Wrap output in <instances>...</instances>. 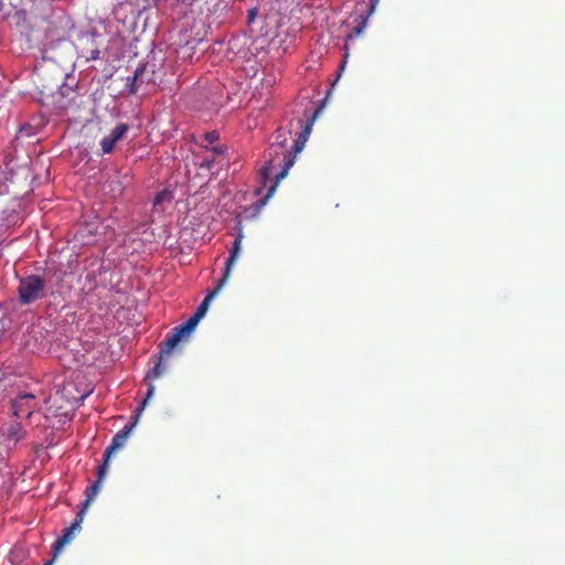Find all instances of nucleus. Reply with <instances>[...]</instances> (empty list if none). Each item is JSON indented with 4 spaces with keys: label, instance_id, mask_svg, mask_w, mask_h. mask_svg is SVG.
I'll return each mask as SVG.
<instances>
[{
    "label": "nucleus",
    "instance_id": "nucleus-12",
    "mask_svg": "<svg viewBox=\"0 0 565 565\" xmlns=\"http://www.w3.org/2000/svg\"><path fill=\"white\" fill-rule=\"evenodd\" d=\"M319 113H320V108H318V109L315 111V114H313V116H312V119H311V120H313V119L318 116V114H319ZM311 125H312V121L307 122V124L303 126L302 130L300 131V134H299L298 138L294 141V143H292V150H294V152H295L296 154H297V153H299V152L302 150V148H303V146H305L306 141L308 140V137H309V135H310V132H311Z\"/></svg>",
    "mask_w": 565,
    "mask_h": 565
},
{
    "label": "nucleus",
    "instance_id": "nucleus-8",
    "mask_svg": "<svg viewBox=\"0 0 565 565\" xmlns=\"http://www.w3.org/2000/svg\"><path fill=\"white\" fill-rule=\"evenodd\" d=\"M129 130V125L119 124L117 125L108 136H105L100 140V147L104 153H111L115 149L116 143L124 138Z\"/></svg>",
    "mask_w": 565,
    "mask_h": 565
},
{
    "label": "nucleus",
    "instance_id": "nucleus-3",
    "mask_svg": "<svg viewBox=\"0 0 565 565\" xmlns=\"http://www.w3.org/2000/svg\"><path fill=\"white\" fill-rule=\"evenodd\" d=\"M201 318L193 315L185 322L181 323L178 327H174L171 330V333L167 335V338L159 343L160 352L157 355V361L152 369H150L145 380L148 382H152L163 375L167 372V365L163 363L166 358L172 354L174 348L183 340H188L190 334L194 331Z\"/></svg>",
    "mask_w": 565,
    "mask_h": 565
},
{
    "label": "nucleus",
    "instance_id": "nucleus-23",
    "mask_svg": "<svg viewBox=\"0 0 565 565\" xmlns=\"http://www.w3.org/2000/svg\"><path fill=\"white\" fill-rule=\"evenodd\" d=\"M55 558H56V557H54V556H53V558H52V559H50V561H47L44 565H52V564L54 563V559H55Z\"/></svg>",
    "mask_w": 565,
    "mask_h": 565
},
{
    "label": "nucleus",
    "instance_id": "nucleus-9",
    "mask_svg": "<svg viewBox=\"0 0 565 565\" xmlns=\"http://www.w3.org/2000/svg\"><path fill=\"white\" fill-rule=\"evenodd\" d=\"M243 237H244L243 231L239 230V232L236 235V238L233 242V245H232V247L230 249V256L226 259L223 276L220 278V286H224L226 280L230 277L232 267L235 264V262H236V259H237V257H238V255L241 253V246H242Z\"/></svg>",
    "mask_w": 565,
    "mask_h": 565
},
{
    "label": "nucleus",
    "instance_id": "nucleus-5",
    "mask_svg": "<svg viewBox=\"0 0 565 565\" xmlns=\"http://www.w3.org/2000/svg\"><path fill=\"white\" fill-rule=\"evenodd\" d=\"M43 290L44 280L38 275H30L20 280L19 300L23 305L32 303L42 297Z\"/></svg>",
    "mask_w": 565,
    "mask_h": 565
},
{
    "label": "nucleus",
    "instance_id": "nucleus-16",
    "mask_svg": "<svg viewBox=\"0 0 565 565\" xmlns=\"http://www.w3.org/2000/svg\"><path fill=\"white\" fill-rule=\"evenodd\" d=\"M143 72V68H137L134 76L131 77V86H130V93L137 92V81L139 77V74ZM128 81H130V77H128Z\"/></svg>",
    "mask_w": 565,
    "mask_h": 565
},
{
    "label": "nucleus",
    "instance_id": "nucleus-2",
    "mask_svg": "<svg viewBox=\"0 0 565 565\" xmlns=\"http://www.w3.org/2000/svg\"><path fill=\"white\" fill-rule=\"evenodd\" d=\"M201 318L193 315L185 322L181 323L178 327H174L171 330V333L167 335V338L159 343L160 352L157 355V361L152 369H150L145 380L148 382H152L163 375L167 372V365L163 363L166 358L172 354L174 348L183 340H188L190 334L194 331Z\"/></svg>",
    "mask_w": 565,
    "mask_h": 565
},
{
    "label": "nucleus",
    "instance_id": "nucleus-22",
    "mask_svg": "<svg viewBox=\"0 0 565 565\" xmlns=\"http://www.w3.org/2000/svg\"><path fill=\"white\" fill-rule=\"evenodd\" d=\"M348 56H349V54H348V53H345V54H344V60H343V62H342V64H341V68H343V66H344V64H345V62H347Z\"/></svg>",
    "mask_w": 565,
    "mask_h": 565
},
{
    "label": "nucleus",
    "instance_id": "nucleus-18",
    "mask_svg": "<svg viewBox=\"0 0 565 565\" xmlns=\"http://www.w3.org/2000/svg\"><path fill=\"white\" fill-rule=\"evenodd\" d=\"M205 140L210 143H214L218 140V132L216 130H212L205 134Z\"/></svg>",
    "mask_w": 565,
    "mask_h": 565
},
{
    "label": "nucleus",
    "instance_id": "nucleus-15",
    "mask_svg": "<svg viewBox=\"0 0 565 565\" xmlns=\"http://www.w3.org/2000/svg\"><path fill=\"white\" fill-rule=\"evenodd\" d=\"M85 232L97 235L98 234V225H96L95 222H90L89 224H86L85 226L81 227V230L78 231V234L82 237H84Z\"/></svg>",
    "mask_w": 565,
    "mask_h": 565
},
{
    "label": "nucleus",
    "instance_id": "nucleus-4",
    "mask_svg": "<svg viewBox=\"0 0 565 565\" xmlns=\"http://www.w3.org/2000/svg\"><path fill=\"white\" fill-rule=\"evenodd\" d=\"M154 390H156L154 385L150 382L148 384L147 394H146L143 401L141 402L139 407L136 409L135 422L132 424L126 425L122 429H120L118 433H116L115 436L113 437L110 445L106 448V450L104 452L103 463L106 465L107 467H108V463H109V460H110L113 454L126 444L141 412L145 409L149 399L152 397Z\"/></svg>",
    "mask_w": 565,
    "mask_h": 565
},
{
    "label": "nucleus",
    "instance_id": "nucleus-7",
    "mask_svg": "<svg viewBox=\"0 0 565 565\" xmlns=\"http://www.w3.org/2000/svg\"><path fill=\"white\" fill-rule=\"evenodd\" d=\"M38 408L33 394H22L12 403L13 415L18 418H29Z\"/></svg>",
    "mask_w": 565,
    "mask_h": 565
},
{
    "label": "nucleus",
    "instance_id": "nucleus-19",
    "mask_svg": "<svg viewBox=\"0 0 565 565\" xmlns=\"http://www.w3.org/2000/svg\"><path fill=\"white\" fill-rule=\"evenodd\" d=\"M98 57H99V51L98 50H94V51H92V54L88 57V60H97Z\"/></svg>",
    "mask_w": 565,
    "mask_h": 565
},
{
    "label": "nucleus",
    "instance_id": "nucleus-11",
    "mask_svg": "<svg viewBox=\"0 0 565 565\" xmlns=\"http://www.w3.org/2000/svg\"><path fill=\"white\" fill-rule=\"evenodd\" d=\"M377 2L379 0H370V4L366 12L360 15L359 23L353 28L352 32L348 35L349 40L359 36L363 32V30L366 28L367 19L375 10Z\"/></svg>",
    "mask_w": 565,
    "mask_h": 565
},
{
    "label": "nucleus",
    "instance_id": "nucleus-13",
    "mask_svg": "<svg viewBox=\"0 0 565 565\" xmlns=\"http://www.w3.org/2000/svg\"><path fill=\"white\" fill-rule=\"evenodd\" d=\"M319 113H320V108H318V109L315 111V114H313V116H312V119H311V120H313V119L318 116V114H319ZM311 125H312V121L307 122V124L303 126L302 130L300 131V134H299L298 138L294 141V143H292V150H294V152H295L296 154H297V153H299V152L302 150V148H303V146H305L306 141L308 140V137H309V135H310V132H311Z\"/></svg>",
    "mask_w": 565,
    "mask_h": 565
},
{
    "label": "nucleus",
    "instance_id": "nucleus-6",
    "mask_svg": "<svg viewBox=\"0 0 565 565\" xmlns=\"http://www.w3.org/2000/svg\"><path fill=\"white\" fill-rule=\"evenodd\" d=\"M83 519L84 511H79L76 514L72 524L63 530L62 535L54 542L52 546V554L54 555V557H56L60 554L62 548L74 539L75 533L81 530Z\"/></svg>",
    "mask_w": 565,
    "mask_h": 565
},
{
    "label": "nucleus",
    "instance_id": "nucleus-10",
    "mask_svg": "<svg viewBox=\"0 0 565 565\" xmlns=\"http://www.w3.org/2000/svg\"><path fill=\"white\" fill-rule=\"evenodd\" d=\"M106 473H107V466L102 463L97 470L96 481L93 484H90L89 487H87L85 490L86 499L82 503V509H81V511H84V513L86 512L87 508L90 505V503L94 501L95 497L99 492L100 483L104 480Z\"/></svg>",
    "mask_w": 565,
    "mask_h": 565
},
{
    "label": "nucleus",
    "instance_id": "nucleus-21",
    "mask_svg": "<svg viewBox=\"0 0 565 565\" xmlns=\"http://www.w3.org/2000/svg\"><path fill=\"white\" fill-rule=\"evenodd\" d=\"M255 14H256V9H252V10H249V12H248L249 22H252V21H253V19H254V17H255Z\"/></svg>",
    "mask_w": 565,
    "mask_h": 565
},
{
    "label": "nucleus",
    "instance_id": "nucleus-20",
    "mask_svg": "<svg viewBox=\"0 0 565 565\" xmlns=\"http://www.w3.org/2000/svg\"><path fill=\"white\" fill-rule=\"evenodd\" d=\"M163 198H164V193L163 192L159 193L154 199V204H158L161 200H163Z\"/></svg>",
    "mask_w": 565,
    "mask_h": 565
},
{
    "label": "nucleus",
    "instance_id": "nucleus-1",
    "mask_svg": "<svg viewBox=\"0 0 565 565\" xmlns=\"http://www.w3.org/2000/svg\"><path fill=\"white\" fill-rule=\"evenodd\" d=\"M290 135V129L279 127L276 130V141L269 147V158L266 164L262 168L260 174L263 179L266 180L274 173L276 169H279V171L276 173L275 183L268 190L267 195H270L275 191L277 183L287 175L289 169L295 163V158L297 154L294 152L292 146L288 148V140Z\"/></svg>",
    "mask_w": 565,
    "mask_h": 565
},
{
    "label": "nucleus",
    "instance_id": "nucleus-14",
    "mask_svg": "<svg viewBox=\"0 0 565 565\" xmlns=\"http://www.w3.org/2000/svg\"><path fill=\"white\" fill-rule=\"evenodd\" d=\"M223 286H220V279L217 280V284L213 290H211L206 297L203 299V301L200 303V306L196 308L194 315L199 318H203L207 311L209 305L211 300L218 294V291L222 289Z\"/></svg>",
    "mask_w": 565,
    "mask_h": 565
},
{
    "label": "nucleus",
    "instance_id": "nucleus-17",
    "mask_svg": "<svg viewBox=\"0 0 565 565\" xmlns=\"http://www.w3.org/2000/svg\"><path fill=\"white\" fill-rule=\"evenodd\" d=\"M109 186L114 195H120L122 193V186L119 181H111Z\"/></svg>",
    "mask_w": 565,
    "mask_h": 565
}]
</instances>
